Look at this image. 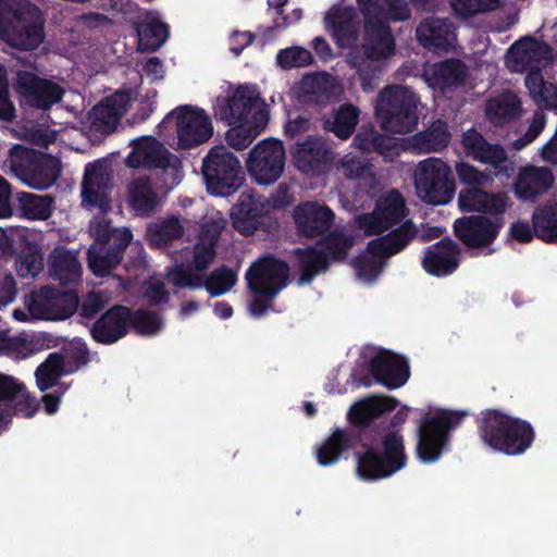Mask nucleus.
<instances>
[{
    "label": "nucleus",
    "instance_id": "nucleus-3",
    "mask_svg": "<svg viewBox=\"0 0 557 557\" xmlns=\"http://www.w3.org/2000/svg\"><path fill=\"white\" fill-rule=\"evenodd\" d=\"M474 421L481 442L492 450L507 456L524 454L535 441V431L529 421L500 409H484Z\"/></svg>",
    "mask_w": 557,
    "mask_h": 557
},
{
    "label": "nucleus",
    "instance_id": "nucleus-56",
    "mask_svg": "<svg viewBox=\"0 0 557 557\" xmlns=\"http://www.w3.org/2000/svg\"><path fill=\"white\" fill-rule=\"evenodd\" d=\"M158 169L161 170L159 180L162 183V187L166 190L173 189L183 180L184 174L182 161L172 152L169 153L166 161H164Z\"/></svg>",
    "mask_w": 557,
    "mask_h": 557
},
{
    "label": "nucleus",
    "instance_id": "nucleus-55",
    "mask_svg": "<svg viewBox=\"0 0 557 557\" xmlns=\"http://www.w3.org/2000/svg\"><path fill=\"white\" fill-rule=\"evenodd\" d=\"M386 262L376 257L359 256L352 260V267L359 278L372 283L382 273Z\"/></svg>",
    "mask_w": 557,
    "mask_h": 557
},
{
    "label": "nucleus",
    "instance_id": "nucleus-12",
    "mask_svg": "<svg viewBox=\"0 0 557 557\" xmlns=\"http://www.w3.org/2000/svg\"><path fill=\"white\" fill-rule=\"evenodd\" d=\"M416 188L426 203H448L455 195V180L450 168L440 159L421 162L416 176Z\"/></svg>",
    "mask_w": 557,
    "mask_h": 557
},
{
    "label": "nucleus",
    "instance_id": "nucleus-62",
    "mask_svg": "<svg viewBox=\"0 0 557 557\" xmlns=\"http://www.w3.org/2000/svg\"><path fill=\"white\" fill-rule=\"evenodd\" d=\"M269 4L275 12V23L278 26L292 25L301 18V10L298 8H292L290 15H285V12L290 9L289 0H269Z\"/></svg>",
    "mask_w": 557,
    "mask_h": 557
},
{
    "label": "nucleus",
    "instance_id": "nucleus-43",
    "mask_svg": "<svg viewBox=\"0 0 557 557\" xmlns=\"http://www.w3.org/2000/svg\"><path fill=\"white\" fill-rule=\"evenodd\" d=\"M18 209L22 215L29 220H47L52 214L54 198L51 195H36L20 193L17 197Z\"/></svg>",
    "mask_w": 557,
    "mask_h": 557
},
{
    "label": "nucleus",
    "instance_id": "nucleus-29",
    "mask_svg": "<svg viewBox=\"0 0 557 557\" xmlns=\"http://www.w3.org/2000/svg\"><path fill=\"white\" fill-rule=\"evenodd\" d=\"M458 206L463 213L504 216L508 207V196L505 193H488L481 187L462 188L458 195Z\"/></svg>",
    "mask_w": 557,
    "mask_h": 557
},
{
    "label": "nucleus",
    "instance_id": "nucleus-48",
    "mask_svg": "<svg viewBox=\"0 0 557 557\" xmlns=\"http://www.w3.org/2000/svg\"><path fill=\"white\" fill-rule=\"evenodd\" d=\"M44 268L41 248L34 243L26 242L15 262V269L22 277H35Z\"/></svg>",
    "mask_w": 557,
    "mask_h": 557
},
{
    "label": "nucleus",
    "instance_id": "nucleus-42",
    "mask_svg": "<svg viewBox=\"0 0 557 557\" xmlns=\"http://www.w3.org/2000/svg\"><path fill=\"white\" fill-rule=\"evenodd\" d=\"M360 111L351 103L342 104L333 117L324 121V128L342 139L350 137L359 122Z\"/></svg>",
    "mask_w": 557,
    "mask_h": 557
},
{
    "label": "nucleus",
    "instance_id": "nucleus-18",
    "mask_svg": "<svg viewBox=\"0 0 557 557\" xmlns=\"http://www.w3.org/2000/svg\"><path fill=\"white\" fill-rule=\"evenodd\" d=\"M174 124L178 139H210L214 135L211 117L203 109L182 106L171 111L163 126Z\"/></svg>",
    "mask_w": 557,
    "mask_h": 557
},
{
    "label": "nucleus",
    "instance_id": "nucleus-30",
    "mask_svg": "<svg viewBox=\"0 0 557 557\" xmlns=\"http://www.w3.org/2000/svg\"><path fill=\"white\" fill-rule=\"evenodd\" d=\"M418 230L411 220H406L387 234L376 235L367 244L370 256L387 259L405 250L417 237Z\"/></svg>",
    "mask_w": 557,
    "mask_h": 557
},
{
    "label": "nucleus",
    "instance_id": "nucleus-36",
    "mask_svg": "<svg viewBox=\"0 0 557 557\" xmlns=\"http://www.w3.org/2000/svg\"><path fill=\"white\" fill-rule=\"evenodd\" d=\"M138 36V50L154 51L159 49L169 37V26L154 13L146 14L136 26Z\"/></svg>",
    "mask_w": 557,
    "mask_h": 557
},
{
    "label": "nucleus",
    "instance_id": "nucleus-37",
    "mask_svg": "<svg viewBox=\"0 0 557 557\" xmlns=\"http://www.w3.org/2000/svg\"><path fill=\"white\" fill-rule=\"evenodd\" d=\"M295 256L300 273L298 278L300 285L310 284L317 275L325 272L330 267L327 255L315 246L297 248Z\"/></svg>",
    "mask_w": 557,
    "mask_h": 557
},
{
    "label": "nucleus",
    "instance_id": "nucleus-46",
    "mask_svg": "<svg viewBox=\"0 0 557 557\" xmlns=\"http://www.w3.org/2000/svg\"><path fill=\"white\" fill-rule=\"evenodd\" d=\"M520 102L513 92H504L488 100L486 104V115L495 124L516 116L519 111Z\"/></svg>",
    "mask_w": 557,
    "mask_h": 557
},
{
    "label": "nucleus",
    "instance_id": "nucleus-9",
    "mask_svg": "<svg viewBox=\"0 0 557 557\" xmlns=\"http://www.w3.org/2000/svg\"><path fill=\"white\" fill-rule=\"evenodd\" d=\"M9 161L14 174L34 189H47L60 176L58 158L22 145L10 149Z\"/></svg>",
    "mask_w": 557,
    "mask_h": 557
},
{
    "label": "nucleus",
    "instance_id": "nucleus-45",
    "mask_svg": "<svg viewBox=\"0 0 557 557\" xmlns=\"http://www.w3.org/2000/svg\"><path fill=\"white\" fill-rule=\"evenodd\" d=\"M524 84L536 103L557 109V85L545 83L537 72L527 74Z\"/></svg>",
    "mask_w": 557,
    "mask_h": 557
},
{
    "label": "nucleus",
    "instance_id": "nucleus-21",
    "mask_svg": "<svg viewBox=\"0 0 557 557\" xmlns=\"http://www.w3.org/2000/svg\"><path fill=\"white\" fill-rule=\"evenodd\" d=\"M369 371L376 383L389 389L404 386L410 376L408 360L385 349L371 358Z\"/></svg>",
    "mask_w": 557,
    "mask_h": 557
},
{
    "label": "nucleus",
    "instance_id": "nucleus-15",
    "mask_svg": "<svg viewBox=\"0 0 557 557\" xmlns=\"http://www.w3.org/2000/svg\"><path fill=\"white\" fill-rule=\"evenodd\" d=\"M553 60V50L544 41L532 36L517 40L508 50L506 64L512 72H537Z\"/></svg>",
    "mask_w": 557,
    "mask_h": 557
},
{
    "label": "nucleus",
    "instance_id": "nucleus-13",
    "mask_svg": "<svg viewBox=\"0 0 557 557\" xmlns=\"http://www.w3.org/2000/svg\"><path fill=\"white\" fill-rule=\"evenodd\" d=\"M286 153L283 141H258L249 151L246 168L258 185H272L283 174Z\"/></svg>",
    "mask_w": 557,
    "mask_h": 557
},
{
    "label": "nucleus",
    "instance_id": "nucleus-11",
    "mask_svg": "<svg viewBox=\"0 0 557 557\" xmlns=\"http://www.w3.org/2000/svg\"><path fill=\"white\" fill-rule=\"evenodd\" d=\"M408 213L405 197L398 189L392 188L376 199L371 212L356 216V225L367 236L382 235L404 223Z\"/></svg>",
    "mask_w": 557,
    "mask_h": 557
},
{
    "label": "nucleus",
    "instance_id": "nucleus-8",
    "mask_svg": "<svg viewBox=\"0 0 557 557\" xmlns=\"http://www.w3.org/2000/svg\"><path fill=\"white\" fill-rule=\"evenodd\" d=\"M417 106L418 98L410 89L388 86L377 96L375 116L383 129L405 134L418 123Z\"/></svg>",
    "mask_w": 557,
    "mask_h": 557
},
{
    "label": "nucleus",
    "instance_id": "nucleus-25",
    "mask_svg": "<svg viewBox=\"0 0 557 557\" xmlns=\"http://www.w3.org/2000/svg\"><path fill=\"white\" fill-rule=\"evenodd\" d=\"M325 141H297L293 151L294 164L302 174L319 177L326 174L334 161Z\"/></svg>",
    "mask_w": 557,
    "mask_h": 557
},
{
    "label": "nucleus",
    "instance_id": "nucleus-34",
    "mask_svg": "<svg viewBox=\"0 0 557 557\" xmlns=\"http://www.w3.org/2000/svg\"><path fill=\"white\" fill-rule=\"evenodd\" d=\"M133 150L127 156L125 163L131 169L156 170L171 153L163 141H131Z\"/></svg>",
    "mask_w": 557,
    "mask_h": 557
},
{
    "label": "nucleus",
    "instance_id": "nucleus-33",
    "mask_svg": "<svg viewBox=\"0 0 557 557\" xmlns=\"http://www.w3.org/2000/svg\"><path fill=\"white\" fill-rule=\"evenodd\" d=\"M467 69L457 59H449L443 62L430 64L424 67L423 78L431 88L445 89L458 86L465 82Z\"/></svg>",
    "mask_w": 557,
    "mask_h": 557
},
{
    "label": "nucleus",
    "instance_id": "nucleus-5",
    "mask_svg": "<svg viewBox=\"0 0 557 557\" xmlns=\"http://www.w3.org/2000/svg\"><path fill=\"white\" fill-rule=\"evenodd\" d=\"M468 416L463 410L437 408L422 414L417 428V458L423 463L436 462L450 449V432Z\"/></svg>",
    "mask_w": 557,
    "mask_h": 557
},
{
    "label": "nucleus",
    "instance_id": "nucleus-31",
    "mask_svg": "<svg viewBox=\"0 0 557 557\" xmlns=\"http://www.w3.org/2000/svg\"><path fill=\"white\" fill-rule=\"evenodd\" d=\"M554 183L553 172L547 168L527 166L515 183V194L523 201H535L546 194Z\"/></svg>",
    "mask_w": 557,
    "mask_h": 557
},
{
    "label": "nucleus",
    "instance_id": "nucleus-63",
    "mask_svg": "<svg viewBox=\"0 0 557 557\" xmlns=\"http://www.w3.org/2000/svg\"><path fill=\"white\" fill-rule=\"evenodd\" d=\"M216 250L212 244L196 243L193 248V267L196 271H206L212 263Z\"/></svg>",
    "mask_w": 557,
    "mask_h": 557
},
{
    "label": "nucleus",
    "instance_id": "nucleus-10",
    "mask_svg": "<svg viewBox=\"0 0 557 557\" xmlns=\"http://www.w3.org/2000/svg\"><path fill=\"white\" fill-rule=\"evenodd\" d=\"M201 171L210 195L227 197L245 182L238 158L225 147H213L203 159Z\"/></svg>",
    "mask_w": 557,
    "mask_h": 557
},
{
    "label": "nucleus",
    "instance_id": "nucleus-22",
    "mask_svg": "<svg viewBox=\"0 0 557 557\" xmlns=\"http://www.w3.org/2000/svg\"><path fill=\"white\" fill-rule=\"evenodd\" d=\"M132 308L113 305L91 325V338L101 345H112L124 338L129 332Z\"/></svg>",
    "mask_w": 557,
    "mask_h": 557
},
{
    "label": "nucleus",
    "instance_id": "nucleus-59",
    "mask_svg": "<svg viewBox=\"0 0 557 557\" xmlns=\"http://www.w3.org/2000/svg\"><path fill=\"white\" fill-rule=\"evenodd\" d=\"M248 288L253 295V298L249 305L250 313L259 318L265 313L267 309L271 306L273 300L278 295L277 288L265 290L259 288L258 286L253 287L251 283L250 286H248Z\"/></svg>",
    "mask_w": 557,
    "mask_h": 557
},
{
    "label": "nucleus",
    "instance_id": "nucleus-61",
    "mask_svg": "<svg viewBox=\"0 0 557 557\" xmlns=\"http://www.w3.org/2000/svg\"><path fill=\"white\" fill-rule=\"evenodd\" d=\"M107 300L100 292H89L78 305L83 319L94 320L106 308Z\"/></svg>",
    "mask_w": 557,
    "mask_h": 557
},
{
    "label": "nucleus",
    "instance_id": "nucleus-35",
    "mask_svg": "<svg viewBox=\"0 0 557 557\" xmlns=\"http://www.w3.org/2000/svg\"><path fill=\"white\" fill-rule=\"evenodd\" d=\"M49 275L62 286L77 284L82 276L77 257L66 249H54L49 257Z\"/></svg>",
    "mask_w": 557,
    "mask_h": 557
},
{
    "label": "nucleus",
    "instance_id": "nucleus-60",
    "mask_svg": "<svg viewBox=\"0 0 557 557\" xmlns=\"http://www.w3.org/2000/svg\"><path fill=\"white\" fill-rule=\"evenodd\" d=\"M499 0H451L454 10L461 15L493 11L499 7Z\"/></svg>",
    "mask_w": 557,
    "mask_h": 557
},
{
    "label": "nucleus",
    "instance_id": "nucleus-27",
    "mask_svg": "<svg viewBox=\"0 0 557 557\" xmlns=\"http://www.w3.org/2000/svg\"><path fill=\"white\" fill-rule=\"evenodd\" d=\"M460 255L459 245L451 238L445 237L425 249L422 267L430 275L447 276L459 268Z\"/></svg>",
    "mask_w": 557,
    "mask_h": 557
},
{
    "label": "nucleus",
    "instance_id": "nucleus-4",
    "mask_svg": "<svg viewBox=\"0 0 557 557\" xmlns=\"http://www.w3.org/2000/svg\"><path fill=\"white\" fill-rule=\"evenodd\" d=\"M216 113L230 126L226 139H255L269 120L268 107L253 85H240L227 98L218 99Z\"/></svg>",
    "mask_w": 557,
    "mask_h": 557
},
{
    "label": "nucleus",
    "instance_id": "nucleus-51",
    "mask_svg": "<svg viewBox=\"0 0 557 557\" xmlns=\"http://www.w3.org/2000/svg\"><path fill=\"white\" fill-rule=\"evenodd\" d=\"M237 282V274L230 268L221 267L213 270L205 280L203 286L212 297L228 292Z\"/></svg>",
    "mask_w": 557,
    "mask_h": 557
},
{
    "label": "nucleus",
    "instance_id": "nucleus-20",
    "mask_svg": "<svg viewBox=\"0 0 557 557\" xmlns=\"http://www.w3.org/2000/svg\"><path fill=\"white\" fill-rule=\"evenodd\" d=\"M297 233L306 238L324 236L332 227L335 213L326 205L306 201L297 205L293 212Z\"/></svg>",
    "mask_w": 557,
    "mask_h": 557
},
{
    "label": "nucleus",
    "instance_id": "nucleus-64",
    "mask_svg": "<svg viewBox=\"0 0 557 557\" xmlns=\"http://www.w3.org/2000/svg\"><path fill=\"white\" fill-rule=\"evenodd\" d=\"M384 2L387 10L383 11L380 5L379 8L385 24L388 25V21L401 22L410 17V9L405 0H384Z\"/></svg>",
    "mask_w": 557,
    "mask_h": 557
},
{
    "label": "nucleus",
    "instance_id": "nucleus-32",
    "mask_svg": "<svg viewBox=\"0 0 557 557\" xmlns=\"http://www.w3.org/2000/svg\"><path fill=\"white\" fill-rule=\"evenodd\" d=\"M417 38L423 47L435 51L447 50L456 41L453 25L440 17L423 20L417 27Z\"/></svg>",
    "mask_w": 557,
    "mask_h": 557
},
{
    "label": "nucleus",
    "instance_id": "nucleus-23",
    "mask_svg": "<svg viewBox=\"0 0 557 557\" xmlns=\"http://www.w3.org/2000/svg\"><path fill=\"white\" fill-rule=\"evenodd\" d=\"M289 267L286 261L267 255L255 261L246 271L247 286L270 290L277 288V294L287 285Z\"/></svg>",
    "mask_w": 557,
    "mask_h": 557
},
{
    "label": "nucleus",
    "instance_id": "nucleus-7",
    "mask_svg": "<svg viewBox=\"0 0 557 557\" xmlns=\"http://www.w3.org/2000/svg\"><path fill=\"white\" fill-rule=\"evenodd\" d=\"M90 234L95 242L87 250L88 267L96 276H107L122 262L133 233L129 228H116L111 221L102 220L90 225Z\"/></svg>",
    "mask_w": 557,
    "mask_h": 557
},
{
    "label": "nucleus",
    "instance_id": "nucleus-50",
    "mask_svg": "<svg viewBox=\"0 0 557 557\" xmlns=\"http://www.w3.org/2000/svg\"><path fill=\"white\" fill-rule=\"evenodd\" d=\"M162 326L163 320L159 313L147 309H132L129 330L133 329L138 335H156Z\"/></svg>",
    "mask_w": 557,
    "mask_h": 557
},
{
    "label": "nucleus",
    "instance_id": "nucleus-44",
    "mask_svg": "<svg viewBox=\"0 0 557 557\" xmlns=\"http://www.w3.org/2000/svg\"><path fill=\"white\" fill-rule=\"evenodd\" d=\"M184 227L178 218L172 215L159 220L147 228V236L152 246L158 248L166 247L174 239L181 238Z\"/></svg>",
    "mask_w": 557,
    "mask_h": 557
},
{
    "label": "nucleus",
    "instance_id": "nucleus-6",
    "mask_svg": "<svg viewBox=\"0 0 557 557\" xmlns=\"http://www.w3.org/2000/svg\"><path fill=\"white\" fill-rule=\"evenodd\" d=\"M0 37L20 49L37 48L44 39L39 10L26 0H0Z\"/></svg>",
    "mask_w": 557,
    "mask_h": 557
},
{
    "label": "nucleus",
    "instance_id": "nucleus-54",
    "mask_svg": "<svg viewBox=\"0 0 557 557\" xmlns=\"http://www.w3.org/2000/svg\"><path fill=\"white\" fill-rule=\"evenodd\" d=\"M0 405L9 411L10 424L14 416L32 418L38 410L36 399L26 391L25 385L14 398L8 399L7 403Z\"/></svg>",
    "mask_w": 557,
    "mask_h": 557
},
{
    "label": "nucleus",
    "instance_id": "nucleus-47",
    "mask_svg": "<svg viewBox=\"0 0 557 557\" xmlns=\"http://www.w3.org/2000/svg\"><path fill=\"white\" fill-rule=\"evenodd\" d=\"M323 237L322 250L327 255L329 262H344L355 245L354 236L338 230H330Z\"/></svg>",
    "mask_w": 557,
    "mask_h": 557
},
{
    "label": "nucleus",
    "instance_id": "nucleus-52",
    "mask_svg": "<svg viewBox=\"0 0 557 557\" xmlns=\"http://www.w3.org/2000/svg\"><path fill=\"white\" fill-rule=\"evenodd\" d=\"M169 282L177 288L196 289L203 286V277L193 271L186 263H176L168 270Z\"/></svg>",
    "mask_w": 557,
    "mask_h": 557
},
{
    "label": "nucleus",
    "instance_id": "nucleus-53",
    "mask_svg": "<svg viewBox=\"0 0 557 557\" xmlns=\"http://www.w3.org/2000/svg\"><path fill=\"white\" fill-rule=\"evenodd\" d=\"M357 148L359 149H369L373 148L379 153H383L385 149H393L396 147H401L404 149L408 148H420L425 147L426 150H436L440 151L448 146L449 141H354Z\"/></svg>",
    "mask_w": 557,
    "mask_h": 557
},
{
    "label": "nucleus",
    "instance_id": "nucleus-1",
    "mask_svg": "<svg viewBox=\"0 0 557 557\" xmlns=\"http://www.w3.org/2000/svg\"><path fill=\"white\" fill-rule=\"evenodd\" d=\"M398 406L393 397H369L348 411L349 428L335 429L317 450L320 466L335 465L349 450L356 453V472L364 481L392 476L407 465L404 436L395 428L407 420L408 408L398 410L389 422L383 417Z\"/></svg>",
    "mask_w": 557,
    "mask_h": 557
},
{
    "label": "nucleus",
    "instance_id": "nucleus-40",
    "mask_svg": "<svg viewBox=\"0 0 557 557\" xmlns=\"http://www.w3.org/2000/svg\"><path fill=\"white\" fill-rule=\"evenodd\" d=\"M466 153L473 160L490 164L495 169L503 170L507 162V152L499 144L491 141H460Z\"/></svg>",
    "mask_w": 557,
    "mask_h": 557
},
{
    "label": "nucleus",
    "instance_id": "nucleus-24",
    "mask_svg": "<svg viewBox=\"0 0 557 557\" xmlns=\"http://www.w3.org/2000/svg\"><path fill=\"white\" fill-rule=\"evenodd\" d=\"M129 96L117 91L104 98L88 113L87 122L91 132L108 136L112 134L120 122L121 116L127 110Z\"/></svg>",
    "mask_w": 557,
    "mask_h": 557
},
{
    "label": "nucleus",
    "instance_id": "nucleus-49",
    "mask_svg": "<svg viewBox=\"0 0 557 557\" xmlns=\"http://www.w3.org/2000/svg\"><path fill=\"white\" fill-rule=\"evenodd\" d=\"M335 87V81L329 74L314 73L306 75L300 82V91L314 100L329 98Z\"/></svg>",
    "mask_w": 557,
    "mask_h": 557
},
{
    "label": "nucleus",
    "instance_id": "nucleus-26",
    "mask_svg": "<svg viewBox=\"0 0 557 557\" xmlns=\"http://www.w3.org/2000/svg\"><path fill=\"white\" fill-rule=\"evenodd\" d=\"M15 89L25 102L40 109H48L59 102L64 92L59 85L27 72L17 74Z\"/></svg>",
    "mask_w": 557,
    "mask_h": 557
},
{
    "label": "nucleus",
    "instance_id": "nucleus-19",
    "mask_svg": "<svg viewBox=\"0 0 557 557\" xmlns=\"http://www.w3.org/2000/svg\"><path fill=\"white\" fill-rule=\"evenodd\" d=\"M79 299L75 289H59L46 286L39 295L33 299L30 311L45 320H65L77 309Z\"/></svg>",
    "mask_w": 557,
    "mask_h": 557
},
{
    "label": "nucleus",
    "instance_id": "nucleus-2",
    "mask_svg": "<svg viewBox=\"0 0 557 557\" xmlns=\"http://www.w3.org/2000/svg\"><path fill=\"white\" fill-rule=\"evenodd\" d=\"M379 2L380 0H357L363 15V55L352 51L346 57L347 63L357 70L366 91L373 89L368 77L379 70V66L373 63H383L395 52V41L389 26L381 16Z\"/></svg>",
    "mask_w": 557,
    "mask_h": 557
},
{
    "label": "nucleus",
    "instance_id": "nucleus-57",
    "mask_svg": "<svg viewBox=\"0 0 557 557\" xmlns=\"http://www.w3.org/2000/svg\"><path fill=\"white\" fill-rule=\"evenodd\" d=\"M312 60L311 52L299 46L283 49L276 55L277 64L284 69L306 66Z\"/></svg>",
    "mask_w": 557,
    "mask_h": 557
},
{
    "label": "nucleus",
    "instance_id": "nucleus-39",
    "mask_svg": "<svg viewBox=\"0 0 557 557\" xmlns=\"http://www.w3.org/2000/svg\"><path fill=\"white\" fill-rule=\"evenodd\" d=\"M72 372L73 369H66L63 355L52 352L35 371L37 386L41 392H46L58 385V381L63 374Z\"/></svg>",
    "mask_w": 557,
    "mask_h": 557
},
{
    "label": "nucleus",
    "instance_id": "nucleus-38",
    "mask_svg": "<svg viewBox=\"0 0 557 557\" xmlns=\"http://www.w3.org/2000/svg\"><path fill=\"white\" fill-rule=\"evenodd\" d=\"M535 236L548 244H557V202L535 208L532 214Z\"/></svg>",
    "mask_w": 557,
    "mask_h": 557
},
{
    "label": "nucleus",
    "instance_id": "nucleus-14",
    "mask_svg": "<svg viewBox=\"0 0 557 557\" xmlns=\"http://www.w3.org/2000/svg\"><path fill=\"white\" fill-rule=\"evenodd\" d=\"M504 224V216L466 215L455 220L454 233L468 248H485L495 242Z\"/></svg>",
    "mask_w": 557,
    "mask_h": 557
},
{
    "label": "nucleus",
    "instance_id": "nucleus-58",
    "mask_svg": "<svg viewBox=\"0 0 557 557\" xmlns=\"http://www.w3.org/2000/svg\"><path fill=\"white\" fill-rule=\"evenodd\" d=\"M455 169L460 183L466 185V188L484 186L491 180L487 174L466 162H458Z\"/></svg>",
    "mask_w": 557,
    "mask_h": 557
},
{
    "label": "nucleus",
    "instance_id": "nucleus-28",
    "mask_svg": "<svg viewBox=\"0 0 557 557\" xmlns=\"http://www.w3.org/2000/svg\"><path fill=\"white\" fill-rule=\"evenodd\" d=\"M231 220L238 233L245 236L253 235L264 225V202L252 191H243L237 203L232 208Z\"/></svg>",
    "mask_w": 557,
    "mask_h": 557
},
{
    "label": "nucleus",
    "instance_id": "nucleus-16",
    "mask_svg": "<svg viewBox=\"0 0 557 557\" xmlns=\"http://www.w3.org/2000/svg\"><path fill=\"white\" fill-rule=\"evenodd\" d=\"M324 27L341 49H352L359 41V21L355 8L341 0L323 16Z\"/></svg>",
    "mask_w": 557,
    "mask_h": 557
},
{
    "label": "nucleus",
    "instance_id": "nucleus-41",
    "mask_svg": "<svg viewBox=\"0 0 557 557\" xmlns=\"http://www.w3.org/2000/svg\"><path fill=\"white\" fill-rule=\"evenodd\" d=\"M128 201L131 207L141 215L152 213L158 207V195L148 178H137L128 187Z\"/></svg>",
    "mask_w": 557,
    "mask_h": 557
},
{
    "label": "nucleus",
    "instance_id": "nucleus-17",
    "mask_svg": "<svg viewBox=\"0 0 557 557\" xmlns=\"http://www.w3.org/2000/svg\"><path fill=\"white\" fill-rule=\"evenodd\" d=\"M112 178L102 161L88 163L82 182V203L89 209H99L107 213L111 209L110 194Z\"/></svg>",
    "mask_w": 557,
    "mask_h": 557
}]
</instances>
